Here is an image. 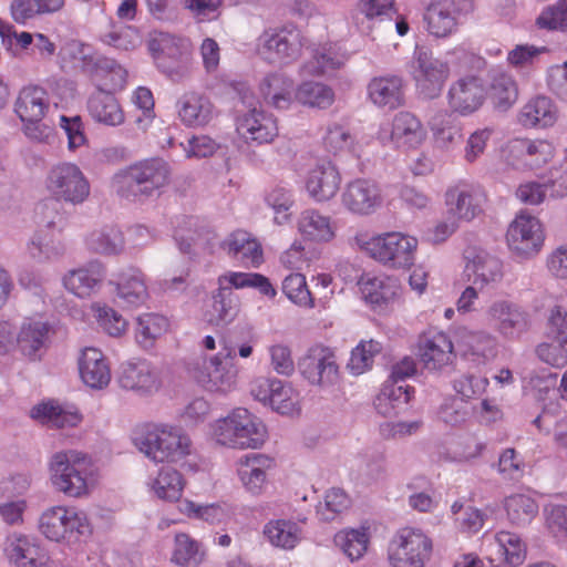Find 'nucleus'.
<instances>
[{
  "mask_svg": "<svg viewBox=\"0 0 567 567\" xmlns=\"http://www.w3.org/2000/svg\"><path fill=\"white\" fill-rule=\"evenodd\" d=\"M135 446L156 462H178L190 454L192 441L175 425L150 423L141 426L133 437Z\"/></svg>",
  "mask_w": 567,
  "mask_h": 567,
  "instance_id": "nucleus-1",
  "label": "nucleus"
},
{
  "mask_svg": "<svg viewBox=\"0 0 567 567\" xmlns=\"http://www.w3.org/2000/svg\"><path fill=\"white\" fill-rule=\"evenodd\" d=\"M169 167L162 158L137 162L113 177L116 193L126 199L148 198L161 194L168 184Z\"/></svg>",
  "mask_w": 567,
  "mask_h": 567,
  "instance_id": "nucleus-2",
  "label": "nucleus"
},
{
  "mask_svg": "<svg viewBox=\"0 0 567 567\" xmlns=\"http://www.w3.org/2000/svg\"><path fill=\"white\" fill-rule=\"evenodd\" d=\"M50 474L56 491L69 497H81L89 492L93 475L92 461L75 450L56 452L50 461Z\"/></svg>",
  "mask_w": 567,
  "mask_h": 567,
  "instance_id": "nucleus-3",
  "label": "nucleus"
},
{
  "mask_svg": "<svg viewBox=\"0 0 567 567\" xmlns=\"http://www.w3.org/2000/svg\"><path fill=\"white\" fill-rule=\"evenodd\" d=\"M214 440L231 449H258L266 439L265 425L248 410L238 408L212 424Z\"/></svg>",
  "mask_w": 567,
  "mask_h": 567,
  "instance_id": "nucleus-4",
  "label": "nucleus"
},
{
  "mask_svg": "<svg viewBox=\"0 0 567 567\" xmlns=\"http://www.w3.org/2000/svg\"><path fill=\"white\" fill-rule=\"evenodd\" d=\"M148 50L157 69L172 81L178 82L189 75L192 52L186 39L157 32L150 39Z\"/></svg>",
  "mask_w": 567,
  "mask_h": 567,
  "instance_id": "nucleus-5",
  "label": "nucleus"
},
{
  "mask_svg": "<svg viewBox=\"0 0 567 567\" xmlns=\"http://www.w3.org/2000/svg\"><path fill=\"white\" fill-rule=\"evenodd\" d=\"M358 245L373 259L393 268H410L414 264L417 239L402 233H385L369 239L357 237Z\"/></svg>",
  "mask_w": 567,
  "mask_h": 567,
  "instance_id": "nucleus-6",
  "label": "nucleus"
},
{
  "mask_svg": "<svg viewBox=\"0 0 567 567\" xmlns=\"http://www.w3.org/2000/svg\"><path fill=\"white\" fill-rule=\"evenodd\" d=\"M433 551L432 539L419 528H400L388 545L392 567H424Z\"/></svg>",
  "mask_w": 567,
  "mask_h": 567,
  "instance_id": "nucleus-7",
  "label": "nucleus"
},
{
  "mask_svg": "<svg viewBox=\"0 0 567 567\" xmlns=\"http://www.w3.org/2000/svg\"><path fill=\"white\" fill-rule=\"evenodd\" d=\"M40 532L50 540L75 542L92 533L84 512L75 507L53 506L42 513L39 519Z\"/></svg>",
  "mask_w": 567,
  "mask_h": 567,
  "instance_id": "nucleus-8",
  "label": "nucleus"
},
{
  "mask_svg": "<svg viewBox=\"0 0 567 567\" xmlns=\"http://www.w3.org/2000/svg\"><path fill=\"white\" fill-rule=\"evenodd\" d=\"M301 49V31L292 24L265 30L257 40L258 54L272 64L292 63L300 56Z\"/></svg>",
  "mask_w": 567,
  "mask_h": 567,
  "instance_id": "nucleus-9",
  "label": "nucleus"
},
{
  "mask_svg": "<svg viewBox=\"0 0 567 567\" xmlns=\"http://www.w3.org/2000/svg\"><path fill=\"white\" fill-rule=\"evenodd\" d=\"M45 187L53 199L72 205L82 204L90 195V184L76 164L60 163L50 168Z\"/></svg>",
  "mask_w": 567,
  "mask_h": 567,
  "instance_id": "nucleus-10",
  "label": "nucleus"
},
{
  "mask_svg": "<svg viewBox=\"0 0 567 567\" xmlns=\"http://www.w3.org/2000/svg\"><path fill=\"white\" fill-rule=\"evenodd\" d=\"M410 73L415 82L419 95L433 100L441 95L450 76V66L424 49L416 48L411 62Z\"/></svg>",
  "mask_w": 567,
  "mask_h": 567,
  "instance_id": "nucleus-11",
  "label": "nucleus"
},
{
  "mask_svg": "<svg viewBox=\"0 0 567 567\" xmlns=\"http://www.w3.org/2000/svg\"><path fill=\"white\" fill-rule=\"evenodd\" d=\"M474 0H436L429 4L424 21L427 32L437 39L455 34L462 18L473 13Z\"/></svg>",
  "mask_w": 567,
  "mask_h": 567,
  "instance_id": "nucleus-12",
  "label": "nucleus"
},
{
  "mask_svg": "<svg viewBox=\"0 0 567 567\" xmlns=\"http://www.w3.org/2000/svg\"><path fill=\"white\" fill-rule=\"evenodd\" d=\"M464 277L481 291L495 288L504 277L503 262L484 249L468 248L464 252Z\"/></svg>",
  "mask_w": 567,
  "mask_h": 567,
  "instance_id": "nucleus-13",
  "label": "nucleus"
},
{
  "mask_svg": "<svg viewBox=\"0 0 567 567\" xmlns=\"http://www.w3.org/2000/svg\"><path fill=\"white\" fill-rule=\"evenodd\" d=\"M235 349L225 344L209 359L206 371L196 375L198 383L212 392L226 393L236 385L238 370L234 364Z\"/></svg>",
  "mask_w": 567,
  "mask_h": 567,
  "instance_id": "nucleus-14",
  "label": "nucleus"
},
{
  "mask_svg": "<svg viewBox=\"0 0 567 567\" xmlns=\"http://www.w3.org/2000/svg\"><path fill=\"white\" fill-rule=\"evenodd\" d=\"M507 244L512 251L522 257L537 254L544 243V234L539 220L522 213L511 223L507 230Z\"/></svg>",
  "mask_w": 567,
  "mask_h": 567,
  "instance_id": "nucleus-15",
  "label": "nucleus"
},
{
  "mask_svg": "<svg viewBox=\"0 0 567 567\" xmlns=\"http://www.w3.org/2000/svg\"><path fill=\"white\" fill-rule=\"evenodd\" d=\"M341 200L350 213L368 216L381 207L383 197L380 185L375 181L355 178L346 185Z\"/></svg>",
  "mask_w": 567,
  "mask_h": 567,
  "instance_id": "nucleus-16",
  "label": "nucleus"
},
{
  "mask_svg": "<svg viewBox=\"0 0 567 567\" xmlns=\"http://www.w3.org/2000/svg\"><path fill=\"white\" fill-rule=\"evenodd\" d=\"M417 355L427 371H442L451 365L455 358L453 343L449 336L434 330L426 331L419 337Z\"/></svg>",
  "mask_w": 567,
  "mask_h": 567,
  "instance_id": "nucleus-17",
  "label": "nucleus"
},
{
  "mask_svg": "<svg viewBox=\"0 0 567 567\" xmlns=\"http://www.w3.org/2000/svg\"><path fill=\"white\" fill-rule=\"evenodd\" d=\"M452 113L468 116L477 112L485 101V89L476 76H465L453 82L446 95Z\"/></svg>",
  "mask_w": 567,
  "mask_h": 567,
  "instance_id": "nucleus-18",
  "label": "nucleus"
},
{
  "mask_svg": "<svg viewBox=\"0 0 567 567\" xmlns=\"http://www.w3.org/2000/svg\"><path fill=\"white\" fill-rule=\"evenodd\" d=\"M251 395L280 414H291L296 409L293 389L278 379L258 378L251 383Z\"/></svg>",
  "mask_w": 567,
  "mask_h": 567,
  "instance_id": "nucleus-19",
  "label": "nucleus"
},
{
  "mask_svg": "<svg viewBox=\"0 0 567 567\" xmlns=\"http://www.w3.org/2000/svg\"><path fill=\"white\" fill-rule=\"evenodd\" d=\"M110 285L115 287V302L122 308L141 307L150 297L145 275L135 267L123 269Z\"/></svg>",
  "mask_w": 567,
  "mask_h": 567,
  "instance_id": "nucleus-20",
  "label": "nucleus"
},
{
  "mask_svg": "<svg viewBox=\"0 0 567 567\" xmlns=\"http://www.w3.org/2000/svg\"><path fill=\"white\" fill-rule=\"evenodd\" d=\"M485 194L480 186L460 183L445 193L449 212L454 218L470 221L483 210Z\"/></svg>",
  "mask_w": 567,
  "mask_h": 567,
  "instance_id": "nucleus-21",
  "label": "nucleus"
},
{
  "mask_svg": "<svg viewBox=\"0 0 567 567\" xmlns=\"http://www.w3.org/2000/svg\"><path fill=\"white\" fill-rule=\"evenodd\" d=\"M237 132L247 142L257 144L271 143L279 133L274 115L257 107L238 116Z\"/></svg>",
  "mask_w": 567,
  "mask_h": 567,
  "instance_id": "nucleus-22",
  "label": "nucleus"
},
{
  "mask_svg": "<svg viewBox=\"0 0 567 567\" xmlns=\"http://www.w3.org/2000/svg\"><path fill=\"white\" fill-rule=\"evenodd\" d=\"M486 316L489 324L508 338L520 336L528 327L527 313L509 301L493 302L488 307Z\"/></svg>",
  "mask_w": 567,
  "mask_h": 567,
  "instance_id": "nucleus-23",
  "label": "nucleus"
},
{
  "mask_svg": "<svg viewBox=\"0 0 567 567\" xmlns=\"http://www.w3.org/2000/svg\"><path fill=\"white\" fill-rule=\"evenodd\" d=\"M301 374L315 385L332 384L338 378V364L326 349H311L299 362Z\"/></svg>",
  "mask_w": 567,
  "mask_h": 567,
  "instance_id": "nucleus-24",
  "label": "nucleus"
},
{
  "mask_svg": "<svg viewBox=\"0 0 567 567\" xmlns=\"http://www.w3.org/2000/svg\"><path fill=\"white\" fill-rule=\"evenodd\" d=\"M121 388L143 394L156 392L161 388L157 370L146 361L127 362L122 365L118 377Z\"/></svg>",
  "mask_w": 567,
  "mask_h": 567,
  "instance_id": "nucleus-25",
  "label": "nucleus"
},
{
  "mask_svg": "<svg viewBox=\"0 0 567 567\" xmlns=\"http://www.w3.org/2000/svg\"><path fill=\"white\" fill-rule=\"evenodd\" d=\"M50 326L39 319H25L17 334V347L30 360L41 359L49 344Z\"/></svg>",
  "mask_w": 567,
  "mask_h": 567,
  "instance_id": "nucleus-26",
  "label": "nucleus"
},
{
  "mask_svg": "<svg viewBox=\"0 0 567 567\" xmlns=\"http://www.w3.org/2000/svg\"><path fill=\"white\" fill-rule=\"evenodd\" d=\"M105 275L104 265L94 260L82 268L69 271L63 278V285L73 295L86 298L96 291Z\"/></svg>",
  "mask_w": 567,
  "mask_h": 567,
  "instance_id": "nucleus-27",
  "label": "nucleus"
},
{
  "mask_svg": "<svg viewBox=\"0 0 567 567\" xmlns=\"http://www.w3.org/2000/svg\"><path fill=\"white\" fill-rule=\"evenodd\" d=\"M403 79L388 74L373 78L368 84L371 102L383 109L394 110L404 103Z\"/></svg>",
  "mask_w": 567,
  "mask_h": 567,
  "instance_id": "nucleus-28",
  "label": "nucleus"
},
{
  "mask_svg": "<svg viewBox=\"0 0 567 567\" xmlns=\"http://www.w3.org/2000/svg\"><path fill=\"white\" fill-rule=\"evenodd\" d=\"M488 559L497 566L507 564L517 567L526 558V548L519 536L509 532H499L487 546Z\"/></svg>",
  "mask_w": 567,
  "mask_h": 567,
  "instance_id": "nucleus-29",
  "label": "nucleus"
},
{
  "mask_svg": "<svg viewBox=\"0 0 567 567\" xmlns=\"http://www.w3.org/2000/svg\"><path fill=\"white\" fill-rule=\"evenodd\" d=\"M340 182L337 167L331 162L323 161L311 169L306 187L309 195L317 202H326L337 194Z\"/></svg>",
  "mask_w": 567,
  "mask_h": 567,
  "instance_id": "nucleus-30",
  "label": "nucleus"
},
{
  "mask_svg": "<svg viewBox=\"0 0 567 567\" xmlns=\"http://www.w3.org/2000/svg\"><path fill=\"white\" fill-rule=\"evenodd\" d=\"M82 381L92 389H103L111 381V370L101 350L85 348L79 359Z\"/></svg>",
  "mask_w": 567,
  "mask_h": 567,
  "instance_id": "nucleus-31",
  "label": "nucleus"
},
{
  "mask_svg": "<svg viewBox=\"0 0 567 567\" xmlns=\"http://www.w3.org/2000/svg\"><path fill=\"white\" fill-rule=\"evenodd\" d=\"M87 111L94 121L109 126H118L125 120L117 99L104 89H97L91 94Z\"/></svg>",
  "mask_w": 567,
  "mask_h": 567,
  "instance_id": "nucleus-32",
  "label": "nucleus"
},
{
  "mask_svg": "<svg viewBox=\"0 0 567 567\" xmlns=\"http://www.w3.org/2000/svg\"><path fill=\"white\" fill-rule=\"evenodd\" d=\"M66 0H12L9 6L11 19L19 25L43 17L61 12Z\"/></svg>",
  "mask_w": 567,
  "mask_h": 567,
  "instance_id": "nucleus-33",
  "label": "nucleus"
},
{
  "mask_svg": "<svg viewBox=\"0 0 567 567\" xmlns=\"http://www.w3.org/2000/svg\"><path fill=\"white\" fill-rule=\"evenodd\" d=\"M177 105L179 118L187 126H204L214 116L209 99L196 92L185 93Z\"/></svg>",
  "mask_w": 567,
  "mask_h": 567,
  "instance_id": "nucleus-34",
  "label": "nucleus"
},
{
  "mask_svg": "<svg viewBox=\"0 0 567 567\" xmlns=\"http://www.w3.org/2000/svg\"><path fill=\"white\" fill-rule=\"evenodd\" d=\"M259 91L268 105L285 110L292 102L295 83L284 73H270L261 81Z\"/></svg>",
  "mask_w": 567,
  "mask_h": 567,
  "instance_id": "nucleus-35",
  "label": "nucleus"
},
{
  "mask_svg": "<svg viewBox=\"0 0 567 567\" xmlns=\"http://www.w3.org/2000/svg\"><path fill=\"white\" fill-rule=\"evenodd\" d=\"M426 133L421 121L410 112H399L392 121L391 141L398 147H416Z\"/></svg>",
  "mask_w": 567,
  "mask_h": 567,
  "instance_id": "nucleus-36",
  "label": "nucleus"
},
{
  "mask_svg": "<svg viewBox=\"0 0 567 567\" xmlns=\"http://www.w3.org/2000/svg\"><path fill=\"white\" fill-rule=\"evenodd\" d=\"M48 110V94L38 85L23 87L14 104V111L22 122L42 121Z\"/></svg>",
  "mask_w": 567,
  "mask_h": 567,
  "instance_id": "nucleus-37",
  "label": "nucleus"
},
{
  "mask_svg": "<svg viewBox=\"0 0 567 567\" xmlns=\"http://www.w3.org/2000/svg\"><path fill=\"white\" fill-rule=\"evenodd\" d=\"M557 118V110L551 100L537 96L528 101L520 110L518 121L524 127L551 126Z\"/></svg>",
  "mask_w": 567,
  "mask_h": 567,
  "instance_id": "nucleus-38",
  "label": "nucleus"
},
{
  "mask_svg": "<svg viewBox=\"0 0 567 567\" xmlns=\"http://www.w3.org/2000/svg\"><path fill=\"white\" fill-rule=\"evenodd\" d=\"M271 460L262 454H248L240 458L238 475L245 487L252 494H259L266 482V471Z\"/></svg>",
  "mask_w": 567,
  "mask_h": 567,
  "instance_id": "nucleus-39",
  "label": "nucleus"
},
{
  "mask_svg": "<svg viewBox=\"0 0 567 567\" xmlns=\"http://www.w3.org/2000/svg\"><path fill=\"white\" fill-rule=\"evenodd\" d=\"M61 231L40 229L28 245V251L33 259L50 261L62 257L65 246L62 243Z\"/></svg>",
  "mask_w": 567,
  "mask_h": 567,
  "instance_id": "nucleus-40",
  "label": "nucleus"
},
{
  "mask_svg": "<svg viewBox=\"0 0 567 567\" xmlns=\"http://www.w3.org/2000/svg\"><path fill=\"white\" fill-rule=\"evenodd\" d=\"M223 249L235 258L257 267L261 262V248L259 244L244 230H237L224 240Z\"/></svg>",
  "mask_w": 567,
  "mask_h": 567,
  "instance_id": "nucleus-41",
  "label": "nucleus"
},
{
  "mask_svg": "<svg viewBox=\"0 0 567 567\" xmlns=\"http://www.w3.org/2000/svg\"><path fill=\"white\" fill-rule=\"evenodd\" d=\"M346 58L332 45L316 49L311 59L300 66V74L321 75L332 72L343 65Z\"/></svg>",
  "mask_w": 567,
  "mask_h": 567,
  "instance_id": "nucleus-42",
  "label": "nucleus"
},
{
  "mask_svg": "<svg viewBox=\"0 0 567 567\" xmlns=\"http://www.w3.org/2000/svg\"><path fill=\"white\" fill-rule=\"evenodd\" d=\"M298 229L310 240L329 241L334 237L330 217L315 209H306L300 214Z\"/></svg>",
  "mask_w": 567,
  "mask_h": 567,
  "instance_id": "nucleus-43",
  "label": "nucleus"
},
{
  "mask_svg": "<svg viewBox=\"0 0 567 567\" xmlns=\"http://www.w3.org/2000/svg\"><path fill=\"white\" fill-rule=\"evenodd\" d=\"M264 535L272 546L292 549L301 539V528L296 522L276 519L265 525Z\"/></svg>",
  "mask_w": 567,
  "mask_h": 567,
  "instance_id": "nucleus-44",
  "label": "nucleus"
},
{
  "mask_svg": "<svg viewBox=\"0 0 567 567\" xmlns=\"http://www.w3.org/2000/svg\"><path fill=\"white\" fill-rule=\"evenodd\" d=\"M7 550L10 560L18 567H37L44 559L37 540L24 535L16 536Z\"/></svg>",
  "mask_w": 567,
  "mask_h": 567,
  "instance_id": "nucleus-45",
  "label": "nucleus"
},
{
  "mask_svg": "<svg viewBox=\"0 0 567 567\" xmlns=\"http://www.w3.org/2000/svg\"><path fill=\"white\" fill-rule=\"evenodd\" d=\"M239 310V300L229 288H219L213 293V302L208 311V321L220 326L231 322Z\"/></svg>",
  "mask_w": 567,
  "mask_h": 567,
  "instance_id": "nucleus-46",
  "label": "nucleus"
},
{
  "mask_svg": "<svg viewBox=\"0 0 567 567\" xmlns=\"http://www.w3.org/2000/svg\"><path fill=\"white\" fill-rule=\"evenodd\" d=\"M31 416L50 427L56 429L72 427L81 421L79 413L66 411L53 401L34 406Z\"/></svg>",
  "mask_w": 567,
  "mask_h": 567,
  "instance_id": "nucleus-47",
  "label": "nucleus"
},
{
  "mask_svg": "<svg viewBox=\"0 0 567 567\" xmlns=\"http://www.w3.org/2000/svg\"><path fill=\"white\" fill-rule=\"evenodd\" d=\"M168 321L157 313H143L136 319L135 339L140 347L151 349L156 339L167 331Z\"/></svg>",
  "mask_w": 567,
  "mask_h": 567,
  "instance_id": "nucleus-48",
  "label": "nucleus"
},
{
  "mask_svg": "<svg viewBox=\"0 0 567 567\" xmlns=\"http://www.w3.org/2000/svg\"><path fill=\"white\" fill-rule=\"evenodd\" d=\"M429 124L434 141L441 148H450L458 143L462 137L461 125L453 118L451 113L440 112L431 118Z\"/></svg>",
  "mask_w": 567,
  "mask_h": 567,
  "instance_id": "nucleus-49",
  "label": "nucleus"
},
{
  "mask_svg": "<svg viewBox=\"0 0 567 567\" xmlns=\"http://www.w3.org/2000/svg\"><path fill=\"white\" fill-rule=\"evenodd\" d=\"M184 485L182 474L171 466H165L159 470L151 487L158 498L174 502L181 498Z\"/></svg>",
  "mask_w": 567,
  "mask_h": 567,
  "instance_id": "nucleus-50",
  "label": "nucleus"
},
{
  "mask_svg": "<svg viewBox=\"0 0 567 567\" xmlns=\"http://www.w3.org/2000/svg\"><path fill=\"white\" fill-rule=\"evenodd\" d=\"M87 248L101 255H117L124 248V237L117 227L109 226L92 231L86 238Z\"/></svg>",
  "mask_w": 567,
  "mask_h": 567,
  "instance_id": "nucleus-51",
  "label": "nucleus"
},
{
  "mask_svg": "<svg viewBox=\"0 0 567 567\" xmlns=\"http://www.w3.org/2000/svg\"><path fill=\"white\" fill-rule=\"evenodd\" d=\"M360 285L364 300L377 307L388 305L398 295L396 285L389 278H362Z\"/></svg>",
  "mask_w": 567,
  "mask_h": 567,
  "instance_id": "nucleus-52",
  "label": "nucleus"
},
{
  "mask_svg": "<svg viewBox=\"0 0 567 567\" xmlns=\"http://www.w3.org/2000/svg\"><path fill=\"white\" fill-rule=\"evenodd\" d=\"M218 287L231 290L252 287L267 297H275L277 293L268 278L260 274L228 272L218 277Z\"/></svg>",
  "mask_w": 567,
  "mask_h": 567,
  "instance_id": "nucleus-53",
  "label": "nucleus"
},
{
  "mask_svg": "<svg viewBox=\"0 0 567 567\" xmlns=\"http://www.w3.org/2000/svg\"><path fill=\"white\" fill-rule=\"evenodd\" d=\"M505 511L513 525L526 526L538 514V504L528 495L514 494L505 499Z\"/></svg>",
  "mask_w": 567,
  "mask_h": 567,
  "instance_id": "nucleus-54",
  "label": "nucleus"
},
{
  "mask_svg": "<svg viewBox=\"0 0 567 567\" xmlns=\"http://www.w3.org/2000/svg\"><path fill=\"white\" fill-rule=\"evenodd\" d=\"M295 97L303 105L327 109L334 101L331 87L319 82H303L295 92Z\"/></svg>",
  "mask_w": 567,
  "mask_h": 567,
  "instance_id": "nucleus-55",
  "label": "nucleus"
},
{
  "mask_svg": "<svg viewBox=\"0 0 567 567\" xmlns=\"http://www.w3.org/2000/svg\"><path fill=\"white\" fill-rule=\"evenodd\" d=\"M101 41L117 50L128 51L141 43V35L131 25L111 22L110 28L101 34Z\"/></svg>",
  "mask_w": 567,
  "mask_h": 567,
  "instance_id": "nucleus-56",
  "label": "nucleus"
},
{
  "mask_svg": "<svg viewBox=\"0 0 567 567\" xmlns=\"http://www.w3.org/2000/svg\"><path fill=\"white\" fill-rule=\"evenodd\" d=\"M491 95L498 109H509L518 97L516 82L507 73L495 72L491 82Z\"/></svg>",
  "mask_w": 567,
  "mask_h": 567,
  "instance_id": "nucleus-57",
  "label": "nucleus"
},
{
  "mask_svg": "<svg viewBox=\"0 0 567 567\" xmlns=\"http://www.w3.org/2000/svg\"><path fill=\"white\" fill-rule=\"evenodd\" d=\"M334 543L353 561L367 551L369 535L365 528L341 530L336 534Z\"/></svg>",
  "mask_w": 567,
  "mask_h": 567,
  "instance_id": "nucleus-58",
  "label": "nucleus"
},
{
  "mask_svg": "<svg viewBox=\"0 0 567 567\" xmlns=\"http://www.w3.org/2000/svg\"><path fill=\"white\" fill-rule=\"evenodd\" d=\"M172 560L182 567H197L204 560V551L187 534H177Z\"/></svg>",
  "mask_w": 567,
  "mask_h": 567,
  "instance_id": "nucleus-59",
  "label": "nucleus"
},
{
  "mask_svg": "<svg viewBox=\"0 0 567 567\" xmlns=\"http://www.w3.org/2000/svg\"><path fill=\"white\" fill-rule=\"evenodd\" d=\"M451 512L456 527L466 533H477L481 530L487 517L483 511L471 505H464L461 502L453 503Z\"/></svg>",
  "mask_w": 567,
  "mask_h": 567,
  "instance_id": "nucleus-60",
  "label": "nucleus"
},
{
  "mask_svg": "<svg viewBox=\"0 0 567 567\" xmlns=\"http://www.w3.org/2000/svg\"><path fill=\"white\" fill-rule=\"evenodd\" d=\"M282 291L289 300L300 307H315V299L307 286L306 277L299 272L290 274L284 279Z\"/></svg>",
  "mask_w": 567,
  "mask_h": 567,
  "instance_id": "nucleus-61",
  "label": "nucleus"
},
{
  "mask_svg": "<svg viewBox=\"0 0 567 567\" xmlns=\"http://www.w3.org/2000/svg\"><path fill=\"white\" fill-rule=\"evenodd\" d=\"M539 29L567 31V0H559L545 7L536 19Z\"/></svg>",
  "mask_w": 567,
  "mask_h": 567,
  "instance_id": "nucleus-62",
  "label": "nucleus"
},
{
  "mask_svg": "<svg viewBox=\"0 0 567 567\" xmlns=\"http://www.w3.org/2000/svg\"><path fill=\"white\" fill-rule=\"evenodd\" d=\"M349 506L348 495L340 488H331L326 493L324 501L317 506V515L321 520L330 522Z\"/></svg>",
  "mask_w": 567,
  "mask_h": 567,
  "instance_id": "nucleus-63",
  "label": "nucleus"
},
{
  "mask_svg": "<svg viewBox=\"0 0 567 567\" xmlns=\"http://www.w3.org/2000/svg\"><path fill=\"white\" fill-rule=\"evenodd\" d=\"M381 351V344L377 341H362L351 352L348 363L350 371L355 374L365 372L373 362V358Z\"/></svg>",
  "mask_w": 567,
  "mask_h": 567,
  "instance_id": "nucleus-64",
  "label": "nucleus"
}]
</instances>
